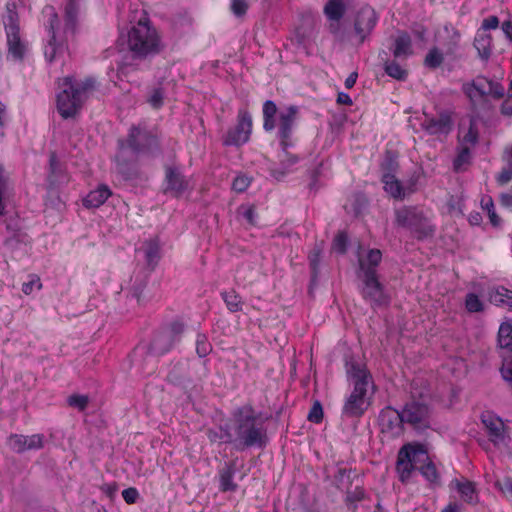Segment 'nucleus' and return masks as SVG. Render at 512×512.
<instances>
[{
    "mask_svg": "<svg viewBox=\"0 0 512 512\" xmlns=\"http://www.w3.org/2000/svg\"><path fill=\"white\" fill-rule=\"evenodd\" d=\"M489 300L497 306L512 310V291L503 286L493 288L489 293Z\"/></svg>",
    "mask_w": 512,
    "mask_h": 512,
    "instance_id": "27",
    "label": "nucleus"
},
{
    "mask_svg": "<svg viewBox=\"0 0 512 512\" xmlns=\"http://www.w3.org/2000/svg\"><path fill=\"white\" fill-rule=\"evenodd\" d=\"M42 287L41 281L38 277L33 276L30 281L23 283L22 285V292L26 295H29L33 292V290L36 288L37 290H40Z\"/></svg>",
    "mask_w": 512,
    "mask_h": 512,
    "instance_id": "50",
    "label": "nucleus"
},
{
    "mask_svg": "<svg viewBox=\"0 0 512 512\" xmlns=\"http://www.w3.org/2000/svg\"><path fill=\"white\" fill-rule=\"evenodd\" d=\"M405 419L403 412L390 406L385 407L379 415V425L381 432L389 438H396L403 433V423Z\"/></svg>",
    "mask_w": 512,
    "mask_h": 512,
    "instance_id": "11",
    "label": "nucleus"
},
{
    "mask_svg": "<svg viewBox=\"0 0 512 512\" xmlns=\"http://www.w3.org/2000/svg\"><path fill=\"white\" fill-rule=\"evenodd\" d=\"M482 422L488 431L489 440L499 449L507 448L509 437L505 430L503 421L492 413H484Z\"/></svg>",
    "mask_w": 512,
    "mask_h": 512,
    "instance_id": "13",
    "label": "nucleus"
},
{
    "mask_svg": "<svg viewBox=\"0 0 512 512\" xmlns=\"http://www.w3.org/2000/svg\"><path fill=\"white\" fill-rule=\"evenodd\" d=\"M337 102L339 104H345V105H351L352 104L351 97L347 93H344V92H340L338 94Z\"/></svg>",
    "mask_w": 512,
    "mask_h": 512,
    "instance_id": "64",
    "label": "nucleus"
},
{
    "mask_svg": "<svg viewBox=\"0 0 512 512\" xmlns=\"http://www.w3.org/2000/svg\"><path fill=\"white\" fill-rule=\"evenodd\" d=\"M122 497L127 504H134L139 498V492L136 488L129 487L122 491Z\"/></svg>",
    "mask_w": 512,
    "mask_h": 512,
    "instance_id": "51",
    "label": "nucleus"
},
{
    "mask_svg": "<svg viewBox=\"0 0 512 512\" xmlns=\"http://www.w3.org/2000/svg\"><path fill=\"white\" fill-rule=\"evenodd\" d=\"M126 144L135 153L149 154L158 148L156 136L141 127H132L130 129Z\"/></svg>",
    "mask_w": 512,
    "mask_h": 512,
    "instance_id": "9",
    "label": "nucleus"
},
{
    "mask_svg": "<svg viewBox=\"0 0 512 512\" xmlns=\"http://www.w3.org/2000/svg\"><path fill=\"white\" fill-rule=\"evenodd\" d=\"M128 47L135 56L144 58L158 54L162 41L158 31L148 21L139 20L128 33Z\"/></svg>",
    "mask_w": 512,
    "mask_h": 512,
    "instance_id": "4",
    "label": "nucleus"
},
{
    "mask_svg": "<svg viewBox=\"0 0 512 512\" xmlns=\"http://www.w3.org/2000/svg\"><path fill=\"white\" fill-rule=\"evenodd\" d=\"M345 369L352 391L346 397L342 414L346 417H360L371 404L374 382L365 363L360 359L347 358Z\"/></svg>",
    "mask_w": 512,
    "mask_h": 512,
    "instance_id": "2",
    "label": "nucleus"
},
{
    "mask_svg": "<svg viewBox=\"0 0 512 512\" xmlns=\"http://www.w3.org/2000/svg\"><path fill=\"white\" fill-rule=\"evenodd\" d=\"M163 91L161 89H155L148 99L149 104L154 108H159L163 104Z\"/></svg>",
    "mask_w": 512,
    "mask_h": 512,
    "instance_id": "52",
    "label": "nucleus"
},
{
    "mask_svg": "<svg viewBox=\"0 0 512 512\" xmlns=\"http://www.w3.org/2000/svg\"><path fill=\"white\" fill-rule=\"evenodd\" d=\"M231 424L225 425L224 434L220 437L236 449L263 447L267 442L266 429L256 411L245 405L234 410Z\"/></svg>",
    "mask_w": 512,
    "mask_h": 512,
    "instance_id": "1",
    "label": "nucleus"
},
{
    "mask_svg": "<svg viewBox=\"0 0 512 512\" xmlns=\"http://www.w3.org/2000/svg\"><path fill=\"white\" fill-rule=\"evenodd\" d=\"M251 179L244 175L240 174L235 177L232 183V189L236 192H244L250 185Z\"/></svg>",
    "mask_w": 512,
    "mask_h": 512,
    "instance_id": "44",
    "label": "nucleus"
},
{
    "mask_svg": "<svg viewBox=\"0 0 512 512\" xmlns=\"http://www.w3.org/2000/svg\"><path fill=\"white\" fill-rule=\"evenodd\" d=\"M474 47L483 60H488L492 51V36L484 31H477L474 39Z\"/></svg>",
    "mask_w": 512,
    "mask_h": 512,
    "instance_id": "23",
    "label": "nucleus"
},
{
    "mask_svg": "<svg viewBox=\"0 0 512 512\" xmlns=\"http://www.w3.org/2000/svg\"><path fill=\"white\" fill-rule=\"evenodd\" d=\"M167 190L178 196L188 188V181L176 169L166 171Z\"/></svg>",
    "mask_w": 512,
    "mask_h": 512,
    "instance_id": "22",
    "label": "nucleus"
},
{
    "mask_svg": "<svg viewBox=\"0 0 512 512\" xmlns=\"http://www.w3.org/2000/svg\"><path fill=\"white\" fill-rule=\"evenodd\" d=\"M357 77V72H352L345 80V87L351 89L355 85Z\"/></svg>",
    "mask_w": 512,
    "mask_h": 512,
    "instance_id": "63",
    "label": "nucleus"
},
{
    "mask_svg": "<svg viewBox=\"0 0 512 512\" xmlns=\"http://www.w3.org/2000/svg\"><path fill=\"white\" fill-rule=\"evenodd\" d=\"M488 95H492L495 98H501L504 96V88L501 84L491 80V86L488 89Z\"/></svg>",
    "mask_w": 512,
    "mask_h": 512,
    "instance_id": "57",
    "label": "nucleus"
},
{
    "mask_svg": "<svg viewBox=\"0 0 512 512\" xmlns=\"http://www.w3.org/2000/svg\"><path fill=\"white\" fill-rule=\"evenodd\" d=\"M497 485L501 489L502 492L507 494L508 496L512 497V479L511 478H504L497 482Z\"/></svg>",
    "mask_w": 512,
    "mask_h": 512,
    "instance_id": "59",
    "label": "nucleus"
},
{
    "mask_svg": "<svg viewBox=\"0 0 512 512\" xmlns=\"http://www.w3.org/2000/svg\"><path fill=\"white\" fill-rule=\"evenodd\" d=\"M42 15L44 23L51 33V38L44 48L45 58L49 62L60 60L67 53V45L58 27V16L53 6H46Z\"/></svg>",
    "mask_w": 512,
    "mask_h": 512,
    "instance_id": "5",
    "label": "nucleus"
},
{
    "mask_svg": "<svg viewBox=\"0 0 512 512\" xmlns=\"http://www.w3.org/2000/svg\"><path fill=\"white\" fill-rule=\"evenodd\" d=\"M212 350L211 344L209 343L205 335L199 334L196 339V352L200 357L207 356Z\"/></svg>",
    "mask_w": 512,
    "mask_h": 512,
    "instance_id": "40",
    "label": "nucleus"
},
{
    "mask_svg": "<svg viewBox=\"0 0 512 512\" xmlns=\"http://www.w3.org/2000/svg\"><path fill=\"white\" fill-rule=\"evenodd\" d=\"M412 54V43L410 36L402 32L395 39L393 55L397 58L407 57Z\"/></svg>",
    "mask_w": 512,
    "mask_h": 512,
    "instance_id": "30",
    "label": "nucleus"
},
{
    "mask_svg": "<svg viewBox=\"0 0 512 512\" xmlns=\"http://www.w3.org/2000/svg\"><path fill=\"white\" fill-rule=\"evenodd\" d=\"M221 297L226 304L227 309L232 312H239L243 308L242 298L234 290L221 292Z\"/></svg>",
    "mask_w": 512,
    "mask_h": 512,
    "instance_id": "32",
    "label": "nucleus"
},
{
    "mask_svg": "<svg viewBox=\"0 0 512 512\" xmlns=\"http://www.w3.org/2000/svg\"><path fill=\"white\" fill-rule=\"evenodd\" d=\"M252 133V117L246 110H240L237 115V123L230 127L223 136V145L242 146L246 144Z\"/></svg>",
    "mask_w": 512,
    "mask_h": 512,
    "instance_id": "8",
    "label": "nucleus"
},
{
    "mask_svg": "<svg viewBox=\"0 0 512 512\" xmlns=\"http://www.w3.org/2000/svg\"><path fill=\"white\" fill-rule=\"evenodd\" d=\"M452 484L455 486L458 493L460 494L461 499L465 503L474 505L478 502V493L473 482L466 479H455L452 481Z\"/></svg>",
    "mask_w": 512,
    "mask_h": 512,
    "instance_id": "21",
    "label": "nucleus"
},
{
    "mask_svg": "<svg viewBox=\"0 0 512 512\" xmlns=\"http://www.w3.org/2000/svg\"><path fill=\"white\" fill-rule=\"evenodd\" d=\"M501 29L509 41L512 42V22L509 20L504 21L502 23Z\"/></svg>",
    "mask_w": 512,
    "mask_h": 512,
    "instance_id": "61",
    "label": "nucleus"
},
{
    "mask_svg": "<svg viewBox=\"0 0 512 512\" xmlns=\"http://www.w3.org/2000/svg\"><path fill=\"white\" fill-rule=\"evenodd\" d=\"M396 169L397 162L392 158L386 159L382 164V182L387 193L394 198H402L404 197V192L400 182L394 175Z\"/></svg>",
    "mask_w": 512,
    "mask_h": 512,
    "instance_id": "17",
    "label": "nucleus"
},
{
    "mask_svg": "<svg viewBox=\"0 0 512 512\" xmlns=\"http://www.w3.org/2000/svg\"><path fill=\"white\" fill-rule=\"evenodd\" d=\"M498 343L501 348L512 351V322H505L500 325Z\"/></svg>",
    "mask_w": 512,
    "mask_h": 512,
    "instance_id": "33",
    "label": "nucleus"
},
{
    "mask_svg": "<svg viewBox=\"0 0 512 512\" xmlns=\"http://www.w3.org/2000/svg\"><path fill=\"white\" fill-rule=\"evenodd\" d=\"M145 258L149 265H155L160 259V245L155 239H151L144 243L143 246Z\"/></svg>",
    "mask_w": 512,
    "mask_h": 512,
    "instance_id": "34",
    "label": "nucleus"
},
{
    "mask_svg": "<svg viewBox=\"0 0 512 512\" xmlns=\"http://www.w3.org/2000/svg\"><path fill=\"white\" fill-rule=\"evenodd\" d=\"M77 22V6L76 0H69L68 4L65 7V27H64V35L67 37L68 35H73L76 29Z\"/></svg>",
    "mask_w": 512,
    "mask_h": 512,
    "instance_id": "29",
    "label": "nucleus"
},
{
    "mask_svg": "<svg viewBox=\"0 0 512 512\" xmlns=\"http://www.w3.org/2000/svg\"><path fill=\"white\" fill-rule=\"evenodd\" d=\"M443 54L437 48H432L425 57L424 63L429 68H438L443 63Z\"/></svg>",
    "mask_w": 512,
    "mask_h": 512,
    "instance_id": "37",
    "label": "nucleus"
},
{
    "mask_svg": "<svg viewBox=\"0 0 512 512\" xmlns=\"http://www.w3.org/2000/svg\"><path fill=\"white\" fill-rule=\"evenodd\" d=\"M512 180V169L504 166L501 172L496 176V181L499 185H505Z\"/></svg>",
    "mask_w": 512,
    "mask_h": 512,
    "instance_id": "54",
    "label": "nucleus"
},
{
    "mask_svg": "<svg viewBox=\"0 0 512 512\" xmlns=\"http://www.w3.org/2000/svg\"><path fill=\"white\" fill-rule=\"evenodd\" d=\"M465 308L470 313L483 311L484 303L475 293H468L465 297Z\"/></svg>",
    "mask_w": 512,
    "mask_h": 512,
    "instance_id": "36",
    "label": "nucleus"
},
{
    "mask_svg": "<svg viewBox=\"0 0 512 512\" xmlns=\"http://www.w3.org/2000/svg\"><path fill=\"white\" fill-rule=\"evenodd\" d=\"M478 139V133L472 123H470L468 131L462 136V144L473 146L476 144Z\"/></svg>",
    "mask_w": 512,
    "mask_h": 512,
    "instance_id": "46",
    "label": "nucleus"
},
{
    "mask_svg": "<svg viewBox=\"0 0 512 512\" xmlns=\"http://www.w3.org/2000/svg\"><path fill=\"white\" fill-rule=\"evenodd\" d=\"M501 112L504 115H512V90L508 89L507 98L504 100L501 106Z\"/></svg>",
    "mask_w": 512,
    "mask_h": 512,
    "instance_id": "58",
    "label": "nucleus"
},
{
    "mask_svg": "<svg viewBox=\"0 0 512 512\" xmlns=\"http://www.w3.org/2000/svg\"><path fill=\"white\" fill-rule=\"evenodd\" d=\"M346 10L345 0H328L323 8L325 16L333 22H339L345 15Z\"/></svg>",
    "mask_w": 512,
    "mask_h": 512,
    "instance_id": "26",
    "label": "nucleus"
},
{
    "mask_svg": "<svg viewBox=\"0 0 512 512\" xmlns=\"http://www.w3.org/2000/svg\"><path fill=\"white\" fill-rule=\"evenodd\" d=\"M385 71L390 77L397 80H405L407 77V71L394 61L386 64Z\"/></svg>",
    "mask_w": 512,
    "mask_h": 512,
    "instance_id": "39",
    "label": "nucleus"
},
{
    "mask_svg": "<svg viewBox=\"0 0 512 512\" xmlns=\"http://www.w3.org/2000/svg\"><path fill=\"white\" fill-rule=\"evenodd\" d=\"M377 21L378 17L372 7L364 6L359 9L355 18L354 29L361 43L372 32Z\"/></svg>",
    "mask_w": 512,
    "mask_h": 512,
    "instance_id": "16",
    "label": "nucleus"
},
{
    "mask_svg": "<svg viewBox=\"0 0 512 512\" xmlns=\"http://www.w3.org/2000/svg\"><path fill=\"white\" fill-rule=\"evenodd\" d=\"M427 460L428 453L422 445H404L398 453V459L396 464V471L399 480L402 483H407L410 480L414 470H419L420 463H424Z\"/></svg>",
    "mask_w": 512,
    "mask_h": 512,
    "instance_id": "6",
    "label": "nucleus"
},
{
    "mask_svg": "<svg viewBox=\"0 0 512 512\" xmlns=\"http://www.w3.org/2000/svg\"><path fill=\"white\" fill-rule=\"evenodd\" d=\"M184 331V325L174 322L171 326L158 334L151 343V352L155 355H163L169 352Z\"/></svg>",
    "mask_w": 512,
    "mask_h": 512,
    "instance_id": "10",
    "label": "nucleus"
},
{
    "mask_svg": "<svg viewBox=\"0 0 512 512\" xmlns=\"http://www.w3.org/2000/svg\"><path fill=\"white\" fill-rule=\"evenodd\" d=\"M234 469L232 467H225L220 471L219 481L220 490L223 492L235 491L237 484L233 482Z\"/></svg>",
    "mask_w": 512,
    "mask_h": 512,
    "instance_id": "35",
    "label": "nucleus"
},
{
    "mask_svg": "<svg viewBox=\"0 0 512 512\" xmlns=\"http://www.w3.org/2000/svg\"><path fill=\"white\" fill-rule=\"evenodd\" d=\"M463 91L473 103L480 101L484 97L473 83L464 84Z\"/></svg>",
    "mask_w": 512,
    "mask_h": 512,
    "instance_id": "45",
    "label": "nucleus"
},
{
    "mask_svg": "<svg viewBox=\"0 0 512 512\" xmlns=\"http://www.w3.org/2000/svg\"><path fill=\"white\" fill-rule=\"evenodd\" d=\"M9 52L17 59L22 58L24 46L20 41L19 26L17 24V14L9 10L4 20Z\"/></svg>",
    "mask_w": 512,
    "mask_h": 512,
    "instance_id": "15",
    "label": "nucleus"
},
{
    "mask_svg": "<svg viewBox=\"0 0 512 512\" xmlns=\"http://www.w3.org/2000/svg\"><path fill=\"white\" fill-rule=\"evenodd\" d=\"M470 158V148L469 146H464L459 154L457 155L456 159L454 160V169L456 171L462 170L463 166L466 165L469 162Z\"/></svg>",
    "mask_w": 512,
    "mask_h": 512,
    "instance_id": "43",
    "label": "nucleus"
},
{
    "mask_svg": "<svg viewBox=\"0 0 512 512\" xmlns=\"http://www.w3.org/2000/svg\"><path fill=\"white\" fill-rule=\"evenodd\" d=\"M481 206L485 211H487L491 223L493 225H498L499 218L495 212L493 200L490 197L483 198L481 200Z\"/></svg>",
    "mask_w": 512,
    "mask_h": 512,
    "instance_id": "41",
    "label": "nucleus"
},
{
    "mask_svg": "<svg viewBox=\"0 0 512 512\" xmlns=\"http://www.w3.org/2000/svg\"><path fill=\"white\" fill-rule=\"evenodd\" d=\"M347 241L348 239L345 233L337 234L333 241V250L338 253H344L346 251Z\"/></svg>",
    "mask_w": 512,
    "mask_h": 512,
    "instance_id": "49",
    "label": "nucleus"
},
{
    "mask_svg": "<svg viewBox=\"0 0 512 512\" xmlns=\"http://www.w3.org/2000/svg\"><path fill=\"white\" fill-rule=\"evenodd\" d=\"M402 412L405 422L414 428L422 429L429 426L430 410L424 399L410 401L405 405Z\"/></svg>",
    "mask_w": 512,
    "mask_h": 512,
    "instance_id": "12",
    "label": "nucleus"
},
{
    "mask_svg": "<svg viewBox=\"0 0 512 512\" xmlns=\"http://www.w3.org/2000/svg\"><path fill=\"white\" fill-rule=\"evenodd\" d=\"M423 220V215L416 208L404 207L396 211V222L402 227L417 229Z\"/></svg>",
    "mask_w": 512,
    "mask_h": 512,
    "instance_id": "20",
    "label": "nucleus"
},
{
    "mask_svg": "<svg viewBox=\"0 0 512 512\" xmlns=\"http://www.w3.org/2000/svg\"><path fill=\"white\" fill-rule=\"evenodd\" d=\"M421 126L431 135L447 134L451 130L452 120L448 113H440L436 117L425 115Z\"/></svg>",
    "mask_w": 512,
    "mask_h": 512,
    "instance_id": "19",
    "label": "nucleus"
},
{
    "mask_svg": "<svg viewBox=\"0 0 512 512\" xmlns=\"http://www.w3.org/2000/svg\"><path fill=\"white\" fill-rule=\"evenodd\" d=\"M8 446L16 453L39 450L44 446V436L42 434H33L30 436L14 434L8 438Z\"/></svg>",
    "mask_w": 512,
    "mask_h": 512,
    "instance_id": "18",
    "label": "nucleus"
},
{
    "mask_svg": "<svg viewBox=\"0 0 512 512\" xmlns=\"http://www.w3.org/2000/svg\"><path fill=\"white\" fill-rule=\"evenodd\" d=\"M8 187V178L5 175L4 168L0 166V217L5 213L4 195Z\"/></svg>",
    "mask_w": 512,
    "mask_h": 512,
    "instance_id": "42",
    "label": "nucleus"
},
{
    "mask_svg": "<svg viewBox=\"0 0 512 512\" xmlns=\"http://www.w3.org/2000/svg\"><path fill=\"white\" fill-rule=\"evenodd\" d=\"M360 270L364 273V286L362 288L364 299L369 301L373 306L388 304L389 298L384 292L383 286L378 281L376 272L371 270L362 259H360Z\"/></svg>",
    "mask_w": 512,
    "mask_h": 512,
    "instance_id": "7",
    "label": "nucleus"
},
{
    "mask_svg": "<svg viewBox=\"0 0 512 512\" xmlns=\"http://www.w3.org/2000/svg\"><path fill=\"white\" fill-rule=\"evenodd\" d=\"M276 104L267 100L263 104V128L266 131H272L276 127V116L278 117Z\"/></svg>",
    "mask_w": 512,
    "mask_h": 512,
    "instance_id": "28",
    "label": "nucleus"
},
{
    "mask_svg": "<svg viewBox=\"0 0 512 512\" xmlns=\"http://www.w3.org/2000/svg\"><path fill=\"white\" fill-rule=\"evenodd\" d=\"M279 167L272 168V174L275 178L280 179L286 174L293 171V166L298 162V157L287 152V148H283L280 156Z\"/></svg>",
    "mask_w": 512,
    "mask_h": 512,
    "instance_id": "24",
    "label": "nucleus"
},
{
    "mask_svg": "<svg viewBox=\"0 0 512 512\" xmlns=\"http://www.w3.org/2000/svg\"><path fill=\"white\" fill-rule=\"evenodd\" d=\"M323 418V409L319 402H315L308 413V420L320 423Z\"/></svg>",
    "mask_w": 512,
    "mask_h": 512,
    "instance_id": "47",
    "label": "nucleus"
},
{
    "mask_svg": "<svg viewBox=\"0 0 512 512\" xmlns=\"http://www.w3.org/2000/svg\"><path fill=\"white\" fill-rule=\"evenodd\" d=\"M499 26V19L497 16H489L482 21L481 27L478 31L487 32L490 29H496Z\"/></svg>",
    "mask_w": 512,
    "mask_h": 512,
    "instance_id": "53",
    "label": "nucleus"
},
{
    "mask_svg": "<svg viewBox=\"0 0 512 512\" xmlns=\"http://www.w3.org/2000/svg\"><path fill=\"white\" fill-rule=\"evenodd\" d=\"M503 160L506 163L505 166L512 169V145L505 149Z\"/></svg>",
    "mask_w": 512,
    "mask_h": 512,
    "instance_id": "62",
    "label": "nucleus"
},
{
    "mask_svg": "<svg viewBox=\"0 0 512 512\" xmlns=\"http://www.w3.org/2000/svg\"><path fill=\"white\" fill-rule=\"evenodd\" d=\"M93 87L94 81L92 79L73 82L71 77H65L59 83L60 90L57 94L59 114L65 119L74 117L80 111L84 100Z\"/></svg>",
    "mask_w": 512,
    "mask_h": 512,
    "instance_id": "3",
    "label": "nucleus"
},
{
    "mask_svg": "<svg viewBox=\"0 0 512 512\" xmlns=\"http://www.w3.org/2000/svg\"><path fill=\"white\" fill-rule=\"evenodd\" d=\"M472 83L477 87V89L480 91V93H482L483 96L488 95V89L491 86V80L484 77H480L477 78Z\"/></svg>",
    "mask_w": 512,
    "mask_h": 512,
    "instance_id": "55",
    "label": "nucleus"
},
{
    "mask_svg": "<svg viewBox=\"0 0 512 512\" xmlns=\"http://www.w3.org/2000/svg\"><path fill=\"white\" fill-rule=\"evenodd\" d=\"M248 5L244 0H233L231 3V9L237 16L244 15L247 11Z\"/></svg>",
    "mask_w": 512,
    "mask_h": 512,
    "instance_id": "56",
    "label": "nucleus"
},
{
    "mask_svg": "<svg viewBox=\"0 0 512 512\" xmlns=\"http://www.w3.org/2000/svg\"><path fill=\"white\" fill-rule=\"evenodd\" d=\"M297 108L289 106L279 110L276 126H278V136L282 148H288L291 145L290 137L295 123Z\"/></svg>",
    "mask_w": 512,
    "mask_h": 512,
    "instance_id": "14",
    "label": "nucleus"
},
{
    "mask_svg": "<svg viewBox=\"0 0 512 512\" xmlns=\"http://www.w3.org/2000/svg\"><path fill=\"white\" fill-rule=\"evenodd\" d=\"M70 406L84 410L88 404V397L85 395H72L68 398Z\"/></svg>",
    "mask_w": 512,
    "mask_h": 512,
    "instance_id": "48",
    "label": "nucleus"
},
{
    "mask_svg": "<svg viewBox=\"0 0 512 512\" xmlns=\"http://www.w3.org/2000/svg\"><path fill=\"white\" fill-rule=\"evenodd\" d=\"M419 471L431 486L436 487L441 485L439 473L435 465L429 461V459L424 463H420Z\"/></svg>",
    "mask_w": 512,
    "mask_h": 512,
    "instance_id": "31",
    "label": "nucleus"
},
{
    "mask_svg": "<svg viewBox=\"0 0 512 512\" xmlns=\"http://www.w3.org/2000/svg\"><path fill=\"white\" fill-rule=\"evenodd\" d=\"M224 431H225V426H221L219 432L218 431H214V430H209L208 438L212 442L227 443L226 441H224V440H222L220 438L224 434Z\"/></svg>",
    "mask_w": 512,
    "mask_h": 512,
    "instance_id": "60",
    "label": "nucleus"
},
{
    "mask_svg": "<svg viewBox=\"0 0 512 512\" xmlns=\"http://www.w3.org/2000/svg\"><path fill=\"white\" fill-rule=\"evenodd\" d=\"M360 259L366 262V265L373 271H375V267L380 263L382 259V253L378 249H371L368 251L365 258L362 256H358V262L360 263Z\"/></svg>",
    "mask_w": 512,
    "mask_h": 512,
    "instance_id": "38",
    "label": "nucleus"
},
{
    "mask_svg": "<svg viewBox=\"0 0 512 512\" xmlns=\"http://www.w3.org/2000/svg\"><path fill=\"white\" fill-rule=\"evenodd\" d=\"M111 195L110 189L101 185L97 189L91 191L83 200V204L87 208L100 207Z\"/></svg>",
    "mask_w": 512,
    "mask_h": 512,
    "instance_id": "25",
    "label": "nucleus"
}]
</instances>
